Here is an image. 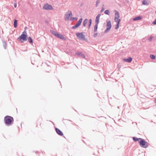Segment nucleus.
<instances>
[{"label": "nucleus", "instance_id": "f257e3e1", "mask_svg": "<svg viewBox=\"0 0 156 156\" xmlns=\"http://www.w3.org/2000/svg\"><path fill=\"white\" fill-rule=\"evenodd\" d=\"M4 122L6 126H9L13 124L14 119L10 116L7 115L4 117Z\"/></svg>", "mask_w": 156, "mask_h": 156}, {"label": "nucleus", "instance_id": "f03ea898", "mask_svg": "<svg viewBox=\"0 0 156 156\" xmlns=\"http://www.w3.org/2000/svg\"><path fill=\"white\" fill-rule=\"evenodd\" d=\"M27 33L26 31L23 32L21 35L17 38V40L20 41V43H23L27 40Z\"/></svg>", "mask_w": 156, "mask_h": 156}, {"label": "nucleus", "instance_id": "7ed1b4c3", "mask_svg": "<svg viewBox=\"0 0 156 156\" xmlns=\"http://www.w3.org/2000/svg\"><path fill=\"white\" fill-rule=\"evenodd\" d=\"M106 29L104 31L105 33H106L108 32L112 27L111 22L109 20L107 19L106 20Z\"/></svg>", "mask_w": 156, "mask_h": 156}, {"label": "nucleus", "instance_id": "20e7f679", "mask_svg": "<svg viewBox=\"0 0 156 156\" xmlns=\"http://www.w3.org/2000/svg\"><path fill=\"white\" fill-rule=\"evenodd\" d=\"M139 143L140 146L142 147L146 148L148 147V143L145 141L144 139L141 138L139 142Z\"/></svg>", "mask_w": 156, "mask_h": 156}, {"label": "nucleus", "instance_id": "39448f33", "mask_svg": "<svg viewBox=\"0 0 156 156\" xmlns=\"http://www.w3.org/2000/svg\"><path fill=\"white\" fill-rule=\"evenodd\" d=\"M114 12H115V22H119V20H120V22L121 20L119 19V12L116 10H115Z\"/></svg>", "mask_w": 156, "mask_h": 156}, {"label": "nucleus", "instance_id": "423d86ee", "mask_svg": "<svg viewBox=\"0 0 156 156\" xmlns=\"http://www.w3.org/2000/svg\"><path fill=\"white\" fill-rule=\"evenodd\" d=\"M72 16V12L71 11H68L65 14V19L66 20H68L69 18Z\"/></svg>", "mask_w": 156, "mask_h": 156}, {"label": "nucleus", "instance_id": "0eeeda50", "mask_svg": "<svg viewBox=\"0 0 156 156\" xmlns=\"http://www.w3.org/2000/svg\"><path fill=\"white\" fill-rule=\"evenodd\" d=\"M76 35L77 37H78V38L80 39H83V40H85V35L83 34V32L81 33H77Z\"/></svg>", "mask_w": 156, "mask_h": 156}, {"label": "nucleus", "instance_id": "6e6552de", "mask_svg": "<svg viewBox=\"0 0 156 156\" xmlns=\"http://www.w3.org/2000/svg\"><path fill=\"white\" fill-rule=\"evenodd\" d=\"M82 20L83 19L82 18L80 19L72 27V28L73 29H75L79 27L82 21Z\"/></svg>", "mask_w": 156, "mask_h": 156}, {"label": "nucleus", "instance_id": "1a4fd4ad", "mask_svg": "<svg viewBox=\"0 0 156 156\" xmlns=\"http://www.w3.org/2000/svg\"><path fill=\"white\" fill-rule=\"evenodd\" d=\"M43 8L44 9L46 10H52L53 9V8L52 6L50 5H49L48 4H45L43 7Z\"/></svg>", "mask_w": 156, "mask_h": 156}, {"label": "nucleus", "instance_id": "9d476101", "mask_svg": "<svg viewBox=\"0 0 156 156\" xmlns=\"http://www.w3.org/2000/svg\"><path fill=\"white\" fill-rule=\"evenodd\" d=\"M76 54L78 56L80 57L83 58H85L86 56L84 54L82 53L80 51H76Z\"/></svg>", "mask_w": 156, "mask_h": 156}, {"label": "nucleus", "instance_id": "9b49d317", "mask_svg": "<svg viewBox=\"0 0 156 156\" xmlns=\"http://www.w3.org/2000/svg\"><path fill=\"white\" fill-rule=\"evenodd\" d=\"M55 130L56 133L59 135L61 136L63 135V134L62 132L58 128H55Z\"/></svg>", "mask_w": 156, "mask_h": 156}, {"label": "nucleus", "instance_id": "f8f14e48", "mask_svg": "<svg viewBox=\"0 0 156 156\" xmlns=\"http://www.w3.org/2000/svg\"><path fill=\"white\" fill-rule=\"evenodd\" d=\"M123 60L125 62H128L129 63L132 60V58L131 57H129L128 58H123Z\"/></svg>", "mask_w": 156, "mask_h": 156}, {"label": "nucleus", "instance_id": "ddd939ff", "mask_svg": "<svg viewBox=\"0 0 156 156\" xmlns=\"http://www.w3.org/2000/svg\"><path fill=\"white\" fill-rule=\"evenodd\" d=\"M57 37L62 40H66V38L64 37V36L62 34H58Z\"/></svg>", "mask_w": 156, "mask_h": 156}, {"label": "nucleus", "instance_id": "4468645a", "mask_svg": "<svg viewBox=\"0 0 156 156\" xmlns=\"http://www.w3.org/2000/svg\"><path fill=\"white\" fill-rule=\"evenodd\" d=\"M51 32L52 33V34H53L56 37H57L58 35V32L53 30H51Z\"/></svg>", "mask_w": 156, "mask_h": 156}, {"label": "nucleus", "instance_id": "2eb2a0df", "mask_svg": "<svg viewBox=\"0 0 156 156\" xmlns=\"http://www.w3.org/2000/svg\"><path fill=\"white\" fill-rule=\"evenodd\" d=\"M17 25V20L15 19L14 21L13 26L15 28H16Z\"/></svg>", "mask_w": 156, "mask_h": 156}, {"label": "nucleus", "instance_id": "dca6fc26", "mask_svg": "<svg viewBox=\"0 0 156 156\" xmlns=\"http://www.w3.org/2000/svg\"><path fill=\"white\" fill-rule=\"evenodd\" d=\"M98 24H96L94 26V32H96L97 31V29L98 28Z\"/></svg>", "mask_w": 156, "mask_h": 156}, {"label": "nucleus", "instance_id": "f3484780", "mask_svg": "<svg viewBox=\"0 0 156 156\" xmlns=\"http://www.w3.org/2000/svg\"><path fill=\"white\" fill-rule=\"evenodd\" d=\"M142 18V17L140 16H138L137 17H135V18H133V20L134 21H136L138 20H140Z\"/></svg>", "mask_w": 156, "mask_h": 156}, {"label": "nucleus", "instance_id": "a211bd4d", "mask_svg": "<svg viewBox=\"0 0 156 156\" xmlns=\"http://www.w3.org/2000/svg\"><path fill=\"white\" fill-rule=\"evenodd\" d=\"M88 20L87 19H85L83 22V25L84 27L86 26V24L87 23Z\"/></svg>", "mask_w": 156, "mask_h": 156}, {"label": "nucleus", "instance_id": "6ab92c4d", "mask_svg": "<svg viewBox=\"0 0 156 156\" xmlns=\"http://www.w3.org/2000/svg\"><path fill=\"white\" fill-rule=\"evenodd\" d=\"M2 43L3 44V47L5 49H6L7 46V44L6 42L5 41H2Z\"/></svg>", "mask_w": 156, "mask_h": 156}, {"label": "nucleus", "instance_id": "aec40b11", "mask_svg": "<svg viewBox=\"0 0 156 156\" xmlns=\"http://www.w3.org/2000/svg\"><path fill=\"white\" fill-rule=\"evenodd\" d=\"M28 41L30 44H32L33 43V39L31 38V37H29L28 38Z\"/></svg>", "mask_w": 156, "mask_h": 156}, {"label": "nucleus", "instance_id": "412c9836", "mask_svg": "<svg viewBox=\"0 0 156 156\" xmlns=\"http://www.w3.org/2000/svg\"><path fill=\"white\" fill-rule=\"evenodd\" d=\"M133 140L135 142H137L139 140H140L141 139L140 138H137L135 137H133Z\"/></svg>", "mask_w": 156, "mask_h": 156}, {"label": "nucleus", "instance_id": "4be33fe9", "mask_svg": "<svg viewBox=\"0 0 156 156\" xmlns=\"http://www.w3.org/2000/svg\"><path fill=\"white\" fill-rule=\"evenodd\" d=\"M149 3L147 1L145 0H144L142 2V4L143 5H148Z\"/></svg>", "mask_w": 156, "mask_h": 156}, {"label": "nucleus", "instance_id": "5701e85b", "mask_svg": "<svg viewBox=\"0 0 156 156\" xmlns=\"http://www.w3.org/2000/svg\"><path fill=\"white\" fill-rule=\"evenodd\" d=\"M120 20H119V22H117V24L115 27V29L117 30L119 28V25L120 23Z\"/></svg>", "mask_w": 156, "mask_h": 156}, {"label": "nucleus", "instance_id": "b1692460", "mask_svg": "<svg viewBox=\"0 0 156 156\" xmlns=\"http://www.w3.org/2000/svg\"><path fill=\"white\" fill-rule=\"evenodd\" d=\"M100 18H96L95 19V23L98 24L99 22Z\"/></svg>", "mask_w": 156, "mask_h": 156}, {"label": "nucleus", "instance_id": "393cba45", "mask_svg": "<svg viewBox=\"0 0 156 156\" xmlns=\"http://www.w3.org/2000/svg\"><path fill=\"white\" fill-rule=\"evenodd\" d=\"M100 2V0H97L96 3V6L97 7Z\"/></svg>", "mask_w": 156, "mask_h": 156}, {"label": "nucleus", "instance_id": "a878e982", "mask_svg": "<svg viewBox=\"0 0 156 156\" xmlns=\"http://www.w3.org/2000/svg\"><path fill=\"white\" fill-rule=\"evenodd\" d=\"M109 10H106L104 12V13L105 14L109 15Z\"/></svg>", "mask_w": 156, "mask_h": 156}, {"label": "nucleus", "instance_id": "bb28decb", "mask_svg": "<svg viewBox=\"0 0 156 156\" xmlns=\"http://www.w3.org/2000/svg\"><path fill=\"white\" fill-rule=\"evenodd\" d=\"M153 37L151 35L150 37L148 38V40L150 42H151L152 41Z\"/></svg>", "mask_w": 156, "mask_h": 156}, {"label": "nucleus", "instance_id": "cd10ccee", "mask_svg": "<svg viewBox=\"0 0 156 156\" xmlns=\"http://www.w3.org/2000/svg\"><path fill=\"white\" fill-rule=\"evenodd\" d=\"M150 57L152 59H154L155 58V55H150Z\"/></svg>", "mask_w": 156, "mask_h": 156}, {"label": "nucleus", "instance_id": "c85d7f7f", "mask_svg": "<svg viewBox=\"0 0 156 156\" xmlns=\"http://www.w3.org/2000/svg\"><path fill=\"white\" fill-rule=\"evenodd\" d=\"M77 20V18L76 17H71L70 19V20L72 21L74 20Z\"/></svg>", "mask_w": 156, "mask_h": 156}, {"label": "nucleus", "instance_id": "c756f323", "mask_svg": "<svg viewBox=\"0 0 156 156\" xmlns=\"http://www.w3.org/2000/svg\"><path fill=\"white\" fill-rule=\"evenodd\" d=\"M98 34V33H94L93 35L94 37H96L97 36Z\"/></svg>", "mask_w": 156, "mask_h": 156}, {"label": "nucleus", "instance_id": "7c9ffc66", "mask_svg": "<svg viewBox=\"0 0 156 156\" xmlns=\"http://www.w3.org/2000/svg\"><path fill=\"white\" fill-rule=\"evenodd\" d=\"M105 10V8L104 7H102V8L100 12H102Z\"/></svg>", "mask_w": 156, "mask_h": 156}, {"label": "nucleus", "instance_id": "2f4dec72", "mask_svg": "<svg viewBox=\"0 0 156 156\" xmlns=\"http://www.w3.org/2000/svg\"><path fill=\"white\" fill-rule=\"evenodd\" d=\"M152 23L154 25H156V19L152 22Z\"/></svg>", "mask_w": 156, "mask_h": 156}, {"label": "nucleus", "instance_id": "473e14b6", "mask_svg": "<svg viewBox=\"0 0 156 156\" xmlns=\"http://www.w3.org/2000/svg\"><path fill=\"white\" fill-rule=\"evenodd\" d=\"M15 2L14 3V7L15 8H16L17 6L16 2V1H15Z\"/></svg>", "mask_w": 156, "mask_h": 156}, {"label": "nucleus", "instance_id": "72a5a7b5", "mask_svg": "<svg viewBox=\"0 0 156 156\" xmlns=\"http://www.w3.org/2000/svg\"><path fill=\"white\" fill-rule=\"evenodd\" d=\"M101 15V14H98V15L96 16V18H100V16Z\"/></svg>", "mask_w": 156, "mask_h": 156}, {"label": "nucleus", "instance_id": "f704fd0d", "mask_svg": "<svg viewBox=\"0 0 156 156\" xmlns=\"http://www.w3.org/2000/svg\"><path fill=\"white\" fill-rule=\"evenodd\" d=\"M89 24H90L91 25V23H92V20L91 19H90L89 20Z\"/></svg>", "mask_w": 156, "mask_h": 156}, {"label": "nucleus", "instance_id": "c9c22d12", "mask_svg": "<svg viewBox=\"0 0 156 156\" xmlns=\"http://www.w3.org/2000/svg\"><path fill=\"white\" fill-rule=\"evenodd\" d=\"M91 24H89V25H88V26L87 27V28L88 29H89L90 27V26H91Z\"/></svg>", "mask_w": 156, "mask_h": 156}, {"label": "nucleus", "instance_id": "e433bc0d", "mask_svg": "<svg viewBox=\"0 0 156 156\" xmlns=\"http://www.w3.org/2000/svg\"><path fill=\"white\" fill-rule=\"evenodd\" d=\"M69 121H71L69 120Z\"/></svg>", "mask_w": 156, "mask_h": 156}, {"label": "nucleus", "instance_id": "4c0bfd02", "mask_svg": "<svg viewBox=\"0 0 156 156\" xmlns=\"http://www.w3.org/2000/svg\"><path fill=\"white\" fill-rule=\"evenodd\" d=\"M155 100H156V99H155Z\"/></svg>", "mask_w": 156, "mask_h": 156}]
</instances>
